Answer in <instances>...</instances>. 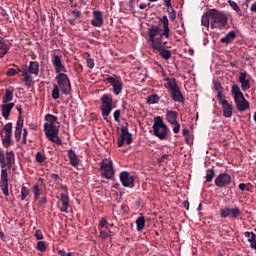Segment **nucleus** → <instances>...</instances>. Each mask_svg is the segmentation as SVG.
<instances>
[{"label":"nucleus","mask_w":256,"mask_h":256,"mask_svg":"<svg viewBox=\"0 0 256 256\" xmlns=\"http://www.w3.org/2000/svg\"><path fill=\"white\" fill-rule=\"evenodd\" d=\"M231 95L234 97V103L237 111L243 112L249 109V101L245 99V96L243 95V92H241L239 85H232Z\"/></svg>","instance_id":"nucleus-3"},{"label":"nucleus","mask_w":256,"mask_h":256,"mask_svg":"<svg viewBox=\"0 0 256 256\" xmlns=\"http://www.w3.org/2000/svg\"><path fill=\"white\" fill-rule=\"evenodd\" d=\"M72 14H73L74 17H76V18L81 17V11H79V10H73V11H72Z\"/></svg>","instance_id":"nucleus-61"},{"label":"nucleus","mask_w":256,"mask_h":256,"mask_svg":"<svg viewBox=\"0 0 256 256\" xmlns=\"http://www.w3.org/2000/svg\"><path fill=\"white\" fill-rule=\"evenodd\" d=\"M100 101V111L102 113V117L104 121L110 123L109 115H111V112L113 111V96L111 94H104L102 95Z\"/></svg>","instance_id":"nucleus-7"},{"label":"nucleus","mask_w":256,"mask_h":256,"mask_svg":"<svg viewBox=\"0 0 256 256\" xmlns=\"http://www.w3.org/2000/svg\"><path fill=\"white\" fill-rule=\"evenodd\" d=\"M183 207H184V209H186V211H189V201H184Z\"/></svg>","instance_id":"nucleus-62"},{"label":"nucleus","mask_w":256,"mask_h":256,"mask_svg":"<svg viewBox=\"0 0 256 256\" xmlns=\"http://www.w3.org/2000/svg\"><path fill=\"white\" fill-rule=\"evenodd\" d=\"M13 107H15V103H4L2 105V116L4 119H9V116L11 115V111L13 110Z\"/></svg>","instance_id":"nucleus-22"},{"label":"nucleus","mask_w":256,"mask_h":256,"mask_svg":"<svg viewBox=\"0 0 256 256\" xmlns=\"http://www.w3.org/2000/svg\"><path fill=\"white\" fill-rule=\"evenodd\" d=\"M36 161L37 163H45L47 156H45V154L41 153V152H37L36 155Z\"/></svg>","instance_id":"nucleus-41"},{"label":"nucleus","mask_w":256,"mask_h":256,"mask_svg":"<svg viewBox=\"0 0 256 256\" xmlns=\"http://www.w3.org/2000/svg\"><path fill=\"white\" fill-rule=\"evenodd\" d=\"M239 83H241L242 91H249L251 89V84L247 80V72H240Z\"/></svg>","instance_id":"nucleus-20"},{"label":"nucleus","mask_w":256,"mask_h":256,"mask_svg":"<svg viewBox=\"0 0 256 256\" xmlns=\"http://www.w3.org/2000/svg\"><path fill=\"white\" fill-rule=\"evenodd\" d=\"M51 179H53V181H55V183H57V185H59V183H61V177L57 174H51Z\"/></svg>","instance_id":"nucleus-53"},{"label":"nucleus","mask_w":256,"mask_h":256,"mask_svg":"<svg viewBox=\"0 0 256 256\" xmlns=\"http://www.w3.org/2000/svg\"><path fill=\"white\" fill-rule=\"evenodd\" d=\"M167 161H171V155L164 154L161 156V158L158 159V163H167Z\"/></svg>","instance_id":"nucleus-47"},{"label":"nucleus","mask_w":256,"mask_h":256,"mask_svg":"<svg viewBox=\"0 0 256 256\" xmlns=\"http://www.w3.org/2000/svg\"><path fill=\"white\" fill-rule=\"evenodd\" d=\"M152 129L153 134L155 135V137H158L160 141H165L170 131L169 127H167V124L163 122V118L161 116H157L154 118Z\"/></svg>","instance_id":"nucleus-6"},{"label":"nucleus","mask_w":256,"mask_h":256,"mask_svg":"<svg viewBox=\"0 0 256 256\" xmlns=\"http://www.w3.org/2000/svg\"><path fill=\"white\" fill-rule=\"evenodd\" d=\"M217 98H218L219 105H223V102L227 101V100H225V96L221 92H218Z\"/></svg>","instance_id":"nucleus-52"},{"label":"nucleus","mask_w":256,"mask_h":256,"mask_svg":"<svg viewBox=\"0 0 256 256\" xmlns=\"http://www.w3.org/2000/svg\"><path fill=\"white\" fill-rule=\"evenodd\" d=\"M101 176L105 179H113L115 177V170L113 169L112 160H103L100 162Z\"/></svg>","instance_id":"nucleus-10"},{"label":"nucleus","mask_w":256,"mask_h":256,"mask_svg":"<svg viewBox=\"0 0 256 256\" xmlns=\"http://www.w3.org/2000/svg\"><path fill=\"white\" fill-rule=\"evenodd\" d=\"M37 251H40V253H45L47 251V242L45 241H38L36 244Z\"/></svg>","instance_id":"nucleus-36"},{"label":"nucleus","mask_w":256,"mask_h":256,"mask_svg":"<svg viewBox=\"0 0 256 256\" xmlns=\"http://www.w3.org/2000/svg\"><path fill=\"white\" fill-rule=\"evenodd\" d=\"M44 133L49 141L56 145H63V141L59 138L60 124L57 121V116L53 114H47L45 116Z\"/></svg>","instance_id":"nucleus-2"},{"label":"nucleus","mask_w":256,"mask_h":256,"mask_svg":"<svg viewBox=\"0 0 256 256\" xmlns=\"http://www.w3.org/2000/svg\"><path fill=\"white\" fill-rule=\"evenodd\" d=\"M161 101V97H159L157 94H152L146 98L147 105H155Z\"/></svg>","instance_id":"nucleus-32"},{"label":"nucleus","mask_w":256,"mask_h":256,"mask_svg":"<svg viewBox=\"0 0 256 256\" xmlns=\"http://www.w3.org/2000/svg\"><path fill=\"white\" fill-rule=\"evenodd\" d=\"M155 53L164 59V61H169L172 57L171 50L167 49V42H161L160 44H156L152 47Z\"/></svg>","instance_id":"nucleus-12"},{"label":"nucleus","mask_w":256,"mask_h":256,"mask_svg":"<svg viewBox=\"0 0 256 256\" xmlns=\"http://www.w3.org/2000/svg\"><path fill=\"white\" fill-rule=\"evenodd\" d=\"M215 177V170L213 168L206 171V183H211Z\"/></svg>","instance_id":"nucleus-39"},{"label":"nucleus","mask_w":256,"mask_h":256,"mask_svg":"<svg viewBox=\"0 0 256 256\" xmlns=\"http://www.w3.org/2000/svg\"><path fill=\"white\" fill-rule=\"evenodd\" d=\"M244 235L246 239H248L249 243L256 242V234L254 232H245Z\"/></svg>","instance_id":"nucleus-40"},{"label":"nucleus","mask_w":256,"mask_h":256,"mask_svg":"<svg viewBox=\"0 0 256 256\" xmlns=\"http://www.w3.org/2000/svg\"><path fill=\"white\" fill-rule=\"evenodd\" d=\"M6 161H7V166L9 168L13 167V165H15V152L13 151L6 152Z\"/></svg>","instance_id":"nucleus-31"},{"label":"nucleus","mask_w":256,"mask_h":256,"mask_svg":"<svg viewBox=\"0 0 256 256\" xmlns=\"http://www.w3.org/2000/svg\"><path fill=\"white\" fill-rule=\"evenodd\" d=\"M166 89H169L168 92L170 97L176 103H185V97H183V93L181 92V88L177 85V80L175 78H166Z\"/></svg>","instance_id":"nucleus-4"},{"label":"nucleus","mask_w":256,"mask_h":256,"mask_svg":"<svg viewBox=\"0 0 256 256\" xmlns=\"http://www.w3.org/2000/svg\"><path fill=\"white\" fill-rule=\"evenodd\" d=\"M52 63H53L54 67H57V66L63 64V62H61V57H59V55H54V57L52 59Z\"/></svg>","instance_id":"nucleus-45"},{"label":"nucleus","mask_w":256,"mask_h":256,"mask_svg":"<svg viewBox=\"0 0 256 256\" xmlns=\"http://www.w3.org/2000/svg\"><path fill=\"white\" fill-rule=\"evenodd\" d=\"M86 65L88 69H93V67H95V60H93V58H88L86 60Z\"/></svg>","instance_id":"nucleus-50"},{"label":"nucleus","mask_w":256,"mask_h":256,"mask_svg":"<svg viewBox=\"0 0 256 256\" xmlns=\"http://www.w3.org/2000/svg\"><path fill=\"white\" fill-rule=\"evenodd\" d=\"M235 37H237V34H235V31L228 32L225 37L221 38V43H226L229 45V43H232V41H235Z\"/></svg>","instance_id":"nucleus-29"},{"label":"nucleus","mask_w":256,"mask_h":256,"mask_svg":"<svg viewBox=\"0 0 256 256\" xmlns=\"http://www.w3.org/2000/svg\"><path fill=\"white\" fill-rule=\"evenodd\" d=\"M28 73L37 77V75H39V62L30 61V64L28 66Z\"/></svg>","instance_id":"nucleus-28"},{"label":"nucleus","mask_w":256,"mask_h":256,"mask_svg":"<svg viewBox=\"0 0 256 256\" xmlns=\"http://www.w3.org/2000/svg\"><path fill=\"white\" fill-rule=\"evenodd\" d=\"M55 73H57L58 75L60 73H67V68H65V65H63V64L55 66Z\"/></svg>","instance_id":"nucleus-44"},{"label":"nucleus","mask_w":256,"mask_h":256,"mask_svg":"<svg viewBox=\"0 0 256 256\" xmlns=\"http://www.w3.org/2000/svg\"><path fill=\"white\" fill-rule=\"evenodd\" d=\"M14 91H15V88H13V87L6 88L5 94L2 98V103H11V101H13Z\"/></svg>","instance_id":"nucleus-24"},{"label":"nucleus","mask_w":256,"mask_h":256,"mask_svg":"<svg viewBox=\"0 0 256 256\" xmlns=\"http://www.w3.org/2000/svg\"><path fill=\"white\" fill-rule=\"evenodd\" d=\"M56 81L58 83V87L64 95H69V93H71V80H69V76H67V74H57Z\"/></svg>","instance_id":"nucleus-9"},{"label":"nucleus","mask_w":256,"mask_h":256,"mask_svg":"<svg viewBox=\"0 0 256 256\" xmlns=\"http://www.w3.org/2000/svg\"><path fill=\"white\" fill-rule=\"evenodd\" d=\"M177 117H179V113H177V111L168 110L166 112V121H168L170 125L177 123Z\"/></svg>","instance_id":"nucleus-25"},{"label":"nucleus","mask_w":256,"mask_h":256,"mask_svg":"<svg viewBox=\"0 0 256 256\" xmlns=\"http://www.w3.org/2000/svg\"><path fill=\"white\" fill-rule=\"evenodd\" d=\"M167 13L169 15L170 21H175L176 14L175 9H173V6L167 9Z\"/></svg>","instance_id":"nucleus-46"},{"label":"nucleus","mask_w":256,"mask_h":256,"mask_svg":"<svg viewBox=\"0 0 256 256\" xmlns=\"http://www.w3.org/2000/svg\"><path fill=\"white\" fill-rule=\"evenodd\" d=\"M119 178L123 187H127L129 189H133V187H135V176L131 175L129 172L122 171L119 175Z\"/></svg>","instance_id":"nucleus-15"},{"label":"nucleus","mask_w":256,"mask_h":256,"mask_svg":"<svg viewBox=\"0 0 256 256\" xmlns=\"http://www.w3.org/2000/svg\"><path fill=\"white\" fill-rule=\"evenodd\" d=\"M107 225H109V222L107 221V218L103 217L100 220L98 229H106L107 231H109V233H111V229H109V226Z\"/></svg>","instance_id":"nucleus-37"},{"label":"nucleus","mask_w":256,"mask_h":256,"mask_svg":"<svg viewBox=\"0 0 256 256\" xmlns=\"http://www.w3.org/2000/svg\"><path fill=\"white\" fill-rule=\"evenodd\" d=\"M60 96H61V89L59 85L54 84L52 89V99L57 101V99H59Z\"/></svg>","instance_id":"nucleus-35"},{"label":"nucleus","mask_w":256,"mask_h":256,"mask_svg":"<svg viewBox=\"0 0 256 256\" xmlns=\"http://www.w3.org/2000/svg\"><path fill=\"white\" fill-rule=\"evenodd\" d=\"M68 158L70 160V165L72 167H77L79 165V156L72 149L68 150Z\"/></svg>","instance_id":"nucleus-26"},{"label":"nucleus","mask_w":256,"mask_h":256,"mask_svg":"<svg viewBox=\"0 0 256 256\" xmlns=\"http://www.w3.org/2000/svg\"><path fill=\"white\" fill-rule=\"evenodd\" d=\"M22 132H23V130H15L14 135H15L16 141H21V133Z\"/></svg>","instance_id":"nucleus-57"},{"label":"nucleus","mask_w":256,"mask_h":256,"mask_svg":"<svg viewBox=\"0 0 256 256\" xmlns=\"http://www.w3.org/2000/svg\"><path fill=\"white\" fill-rule=\"evenodd\" d=\"M238 188L240 189V191H246L247 189V184L245 183H240Z\"/></svg>","instance_id":"nucleus-60"},{"label":"nucleus","mask_w":256,"mask_h":256,"mask_svg":"<svg viewBox=\"0 0 256 256\" xmlns=\"http://www.w3.org/2000/svg\"><path fill=\"white\" fill-rule=\"evenodd\" d=\"M23 123H24L23 116H19L16 122L15 130L23 131Z\"/></svg>","instance_id":"nucleus-42"},{"label":"nucleus","mask_w":256,"mask_h":256,"mask_svg":"<svg viewBox=\"0 0 256 256\" xmlns=\"http://www.w3.org/2000/svg\"><path fill=\"white\" fill-rule=\"evenodd\" d=\"M16 110L19 113V117H22V115H23V108L21 107V105H16Z\"/></svg>","instance_id":"nucleus-59"},{"label":"nucleus","mask_w":256,"mask_h":256,"mask_svg":"<svg viewBox=\"0 0 256 256\" xmlns=\"http://www.w3.org/2000/svg\"><path fill=\"white\" fill-rule=\"evenodd\" d=\"M30 193H31V190H29V188H27V186H22L21 201H25L27 199V197H29Z\"/></svg>","instance_id":"nucleus-38"},{"label":"nucleus","mask_w":256,"mask_h":256,"mask_svg":"<svg viewBox=\"0 0 256 256\" xmlns=\"http://www.w3.org/2000/svg\"><path fill=\"white\" fill-rule=\"evenodd\" d=\"M113 117H114V120L116 121V123H119V121L121 119V110H115Z\"/></svg>","instance_id":"nucleus-51"},{"label":"nucleus","mask_w":256,"mask_h":256,"mask_svg":"<svg viewBox=\"0 0 256 256\" xmlns=\"http://www.w3.org/2000/svg\"><path fill=\"white\" fill-rule=\"evenodd\" d=\"M201 25L207 29L211 26V9L202 15Z\"/></svg>","instance_id":"nucleus-27"},{"label":"nucleus","mask_w":256,"mask_h":256,"mask_svg":"<svg viewBox=\"0 0 256 256\" xmlns=\"http://www.w3.org/2000/svg\"><path fill=\"white\" fill-rule=\"evenodd\" d=\"M22 143L23 145H27V129H23V134H22Z\"/></svg>","instance_id":"nucleus-55"},{"label":"nucleus","mask_w":256,"mask_h":256,"mask_svg":"<svg viewBox=\"0 0 256 256\" xmlns=\"http://www.w3.org/2000/svg\"><path fill=\"white\" fill-rule=\"evenodd\" d=\"M44 185L45 180L43 178H39L32 187V193L34 194L35 201H37L41 197V188L44 187Z\"/></svg>","instance_id":"nucleus-19"},{"label":"nucleus","mask_w":256,"mask_h":256,"mask_svg":"<svg viewBox=\"0 0 256 256\" xmlns=\"http://www.w3.org/2000/svg\"><path fill=\"white\" fill-rule=\"evenodd\" d=\"M171 125H174L173 133H179V131H181V124H179V122H176V123L171 124Z\"/></svg>","instance_id":"nucleus-54"},{"label":"nucleus","mask_w":256,"mask_h":256,"mask_svg":"<svg viewBox=\"0 0 256 256\" xmlns=\"http://www.w3.org/2000/svg\"><path fill=\"white\" fill-rule=\"evenodd\" d=\"M128 125L129 124L126 123V126H122L120 128L121 135H120V138L118 139V147H123L125 142L127 145H131V143H133V134L129 132V128L127 127Z\"/></svg>","instance_id":"nucleus-13"},{"label":"nucleus","mask_w":256,"mask_h":256,"mask_svg":"<svg viewBox=\"0 0 256 256\" xmlns=\"http://www.w3.org/2000/svg\"><path fill=\"white\" fill-rule=\"evenodd\" d=\"M9 45L5 43L4 39H0V59H3V57L6 56L7 53H9Z\"/></svg>","instance_id":"nucleus-30"},{"label":"nucleus","mask_w":256,"mask_h":256,"mask_svg":"<svg viewBox=\"0 0 256 256\" xmlns=\"http://www.w3.org/2000/svg\"><path fill=\"white\" fill-rule=\"evenodd\" d=\"M35 238L38 240V241H41V239H43V232L41 230H36L35 231Z\"/></svg>","instance_id":"nucleus-56"},{"label":"nucleus","mask_w":256,"mask_h":256,"mask_svg":"<svg viewBox=\"0 0 256 256\" xmlns=\"http://www.w3.org/2000/svg\"><path fill=\"white\" fill-rule=\"evenodd\" d=\"M0 164H1V168H2V169H7V168H5V167H9V166L7 165V162H5V160L2 161V162H0Z\"/></svg>","instance_id":"nucleus-64"},{"label":"nucleus","mask_w":256,"mask_h":256,"mask_svg":"<svg viewBox=\"0 0 256 256\" xmlns=\"http://www.w3.org/2000/svg\"><path fill=\"white\" fill-rule=\"evenodd\" d=\"M220 217H222V219H227V217H230L231 219H239V217H241V210L237 207H224L220 210Z\"/></svg>","instance_id":"nucleus-14"},{"label":"nucleus","mask_w":256,"mask_h":256,"mask_svg":"<svg viewBox=\"0 0 256 256\" xmlns=\"http://www.w3.org/2000/svg\"><path fill=\"white\" fill-rule=\"evenodd\" d=\"M250 11H252V13H256V2L251 5Z\"/></svg>","instance_id":"nucleus-63"},{"label":"nucleus","mask_w":256,"mask_h":256,"mask_svg":"<svg viewBox=\"0 0 256 256\" xmlns=\"http://www.w3.org/2000/svg\"><path fill=\"white\" fill-rule=\"evenodd\" d=\"M93 19L91 20V25L93 27H101L104 23L103 12L101 10H94L92 12Z\"/></svg>","instance_id":"nucleus-18"},{"label":"nucleus","mask_w":256,"mask_h":256,"mask_svg":"<svg viewBox=\"0 0 256 256\" xmlns=\"http://www.w3.org/2000/svg\"><path fill=\"white\" fill-rule=\"evenodd\" d=\"M105 81L112 86V91L114 95H121V93H123V80H121V77L108 76Z\"/></svg>","instance_id":"nucleus-11"},{"label":"nucleus","mask_w":256,"mask_h":256,"mask_svg":"<svg viewBox=\"0 0 256 256\" xmlns=\"http://www.w3.org/2000/svg\"><path fill=\"white\" fill-rule=\"evenodd\" d=\"M23 83L29 88L31 85H33V78L31 76L24 77Z\"/></svg>","instance_id":"nucleus-48"},{"label":"nucleus","mask_w":256,"mask_h":256,"mask_svg":"<svg viewBox=\"0 0 256 256\" xmlns=\"http://www.w3.org/2000/svg\"><path fill=\"white\" fill-rule=\"evenodd\" d=\"M60 201L62 203V207L60 208V211L62 213H67L69 209V194L61 193Z\"/></svg>","instance_id":"nucleus-23"},{"label":"nucleus","mask_w":256,"mask_h":256,"mask_svg":"<svg viewBox=\"0 0 256 256\" xmlns=\"http://www.w3.org/2000/svg\"><path fill=\"white\" fill-rule=\"evenodd\" d=\"M7 77H15L17 70L15 68H9L6 72Z\"/></svg>","instance_id":"nucleus-49"},{"label":"nucleus","mask_w":256,"mask_h":256,"mask_svg":"<svg viewBox=\"0 0 256 256\" xmlns=\"http://www.w3.org/2000/svg\"><path fill=\"white\" fill-rule=\"evenodd\" d=\"M24 69H22V77H30L31 75L29 74V69H27V66H23Z\"/></svg>","instance_id":"nucleus-58"},{"label":"nucleus","mask_w":256,"mask_h":256,"mask_svg":"<svg viewBox=\"0 0 256 256\" xmlns=\"http://www.w3.org/2000/svg\"><path fill=\"white\" fill-rule=\"evenodd\" d=\"M216 187H227L231 185V175L227 173H220L214 180Z\"/></svg>","instance_id":"nucleus-17"},{"label":"nucleus","mask_w":256,"mask_h":256,"mask_svg":"<svg viewBox=\"0 0 256 256\" xmlns=\"http://www.w3.org/2000/svg\"><path fill=\"white\" fill-rule=\"evenodd\" d=\"M228 4L237 13L239 17H243V12H241V8L239 7V4L233 0H228Z\"/></svg>","instance_id":"nucleus-33"},{"label":"nucleus","mask_w":256,"mask_h":256,"mask_svg":"<svg viewBox=\"0 0 256 256\" xmlns=\"http://www.w3.org/2000/svg\"><path fill=\"white\" fill-rule=\"evenodd\" d=\"M0 187L3 195H5V197H9V174L7 173V169L1 170Z\"/></svg>","instance_id":"nucleus-16"},{"label":"nucleus","mask_w":256,"mask_h":256,"mask_svg":"<svg viewBox=\"0 0 256 256\" xmlns=\"http://www.w3.org/2000/svg\"><path fill=\"white\" fill-rule=\"evenodd\" d=\"M211 13V29H222V27H227L229 18L225 15V12L217 10L215 8L210 9Z\"/></svg>","instance_id":"nucleus-5"},{"label":"nucleus","mask_w":256,"mask_h":256,"mask_svg":"<svg viewBox=\"0 0 256 256\" xmlns=\"http://www.w3.org/2000/svg\"><path fill=\"white\" fill-rule=\"evenodd\" d=\"M160 23H162V28L157 25H152L148 28L147 34L151 47H155L163 43V37L169 39L171 37V29L169 28V18L167 16H162L159 18ZM163 31V32H162Z\"/></svg>","instance_id":"nucleus-1"},{"label":"nucleus","mask_w":256,"mask_h":256,"mask_svg":"<svg viewBox=\"0 0 256 256\" xmlns=\"http://www.w3.org/2000/svg\"><path fill=\"white\" fill-rule=\"evenodd\" d=\"M137 231H143L145 229V216H140L136 219Z\"/></svg>","instance_id":"nucleus-34"},{"label":"nucleus","mask_w":256,"mask_h":256,"mask_svg":"<svg viewBox=\"0 0 256 256\" xmlns=\"http://www.w3.org/2000/svg\"><path fill=\"white\" fill-rule=\"evenodd\" d=\"M109 237H111V232H109V230L100 229V238L101 239H109Z\"/></svg>","instance_id":"nucleus-43"},{"label":"nucleus","mask_w":256,"mask_h":256,"mask_svg":"<svg viewBox=\"0 0 256 256\" xmlns=\"http://www.w3.org/2000/svg\"><path fill=\"white\" fill-rule=\"evenodd\" d=\"M222 111L223 116L226 117V119L233 117V105H231L228 101L222 102Z\"/></svg>","instance_id":"nucleus-21"},{"label":"nucleus","mask_w":256,"mask_h":256,"mask_svg":"<svg viewBox=\"0 0 256 256\" xmlns=\"http://www.w3.org/2000/svg\"><path fill=\"white\" fill-rule=\"evenodd\" d=\"M0 135L4 147H11L13 145V123L8 122L2 130H0Z\"/></svg>","instance_id":"nucleus-8"}]
</instances>
